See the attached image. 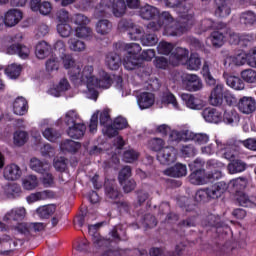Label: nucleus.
<instances>
[{
	"mask_svg": "<svg viewBox=\"0 0 256 256\" xmlns=\"http://www.w3.org/2000/svg\"><path fill=\"white\" fill-rule=\"evenodd\" d=\"M13 139L14 145H16V147H23V145H25L29 139V134L23 130H16Z\"/></svg>",
	"mask_w": 256,
	"mask_h": 256,
	"instance_id": "c03bdc74",
	"label": "nucleus"
},
{
	"mask_svg": "<svg viewBox=\"0 0 256 256\" xmlns=\"http://www.w3.org/2000/svg\"><path fill=\"white\" fill-rule=\"evenodd\" d=\"M191 172H205V161L202 158H196L188 164Z\"/></svg>",
	"mask_w": 256,
	"mask_h": 256,
	"instance_id": "4d7b16f0",
	"label": "nucleus"
},
{
	"mask_svg": "<svg viewBox=\"0 0 256 256\" xmlns=\"http://www.w3.org/2000/svg\"><path fill=\"white\" fill-rule=\"evenodd\" d=\"M189 129L182 130L181 132L177 130H170L169 141L170 143H179V141L187 142L189 141Z\"/></svg>",
	"mask_w": 256,
	"mask_h": 256,
	"instance_id": "f704fd0d",
	"label": "nucleus"
},
{
	"mask_svg": "<svg viewBox=\"0 0 256 256\" xmlns=\"http://www.w3.org/2000/svg\"><path fill=\"white\" fill-rule=\"evenodd\" d=\"M202 117L207 123H215L217 125L223 122V114L215 108H205L202 111Z\"/></svg>",
	"mask_w": 256,
	"mask_h": 256,
	"instance_id": "a211bd4d",
	"label": "nucleus"
},
{
	"mask_svg": "<svg viewBox=\"0 0 256 256\" xmlns=\"http://www.w3.org/2000/svg\"><path fill=\"white\" fill-rule=\"evenodd\" d=\"M241 77L246 83H256V71L251 68L243 70Z\"/></svg>",
	"mask_w": 256,
	"mask_h": 256,
	"instance_id": "e2e57ef3",
	"label": "nucleus"
},
{
	"mask_svg": "<svg viewBox=\"0 0 256 256\" xmlns=\"http://www.w3.org/2000/svg\"><path fill=\"white\" fill-rule=\"evenodd\" d=\"M30 169L41 175V173H47V171L51 169V164L46 161H41L37 158H31Z\"/></svg>",
	"mask_w": 256,
	"mask_h": 256,
	"instance_id": "7c9ffc66",
	"label": "nucleus"
},
{
	"mask_svg": "<svg viewBox=\"0 0 256 256\" xmlns=\"http://www.w3.org/2000/svg\"><path fill=\"white\" fill-rule=\"evenodd\" d=\"M226 83L228 87L235 89L236 91H241V89H245V84L241 80V78L236 76H228L226 78Z\"/></svg>",
	"mask_w": 256,
	"mask_h": 256,
	"instance_id": "49530a36",
	"label": "nucleus"
},
{
	"mask_svg": "<svg viewBox=\"0 0 256 256\" xmlns=\"http://www.w3.org/2000/svg\"><path fill=\"white\" fill-rule=\"evenodd\" d=\"M176 11L179 13V19H187L188 15L192 16V26L195 25V12H193V1L181 0Z\"/></svg>",
	"mask_w": 256,
	"mask_h": 256,
	"instance_id": "ddd939ff",
	"label": "nucleus"
},
{
	"mask_svg": "<svg viewBox=\"0 0 256 256\" xmlns=\"http://www.w3.org/2000/svg\"><path fill=\"white\" fill-rule=\"evenodd\" d=\"M124 50L127 51V55L124 57L123 65L127 71H133L137 67H141V45L137 43L124 44Z\"/></svg>",
	"mask_w": 256,
	"mask_h": 256,
	"instance_id": "423d86ee",
	"label": "nucleus"
},
{
	"mask_svg": "<svg viewBox=\"0 0 256 256\" xmlns=\"http://www.w3.org/2000/svg\"><path fill=\"white\" fill-rule=\"evenodd\" d=\"M157 21H152L147 24L148 31H152L153 33L159 31L162 27H165V25H169L170 23H173L175 19L171 15V13L164 11L159 12V15Z\"/></svg>",
	"mask_w": 256,
	"mask_h": 256,
	"instance_id": "9d476101",
	"label": "nucleus"
},
{
	"mask_svg": "<svg viewBox=\"0 0 256 256\" xmlns=\"http://www.w3.org/2000/svg\"><path fill=\"white\" fill-rule=\"evenodd\" d=\"M187 63L188 69L191 71H197L201 67V57L197 53H191L190 57L185 61Z\"/></svg>",
	"mask_w": 256,
	"mask_h": 256,
	"instance_id": "37998d69",
	"label": "nucleus"
},
{
	"mask_svg": "<svg viewBox=\"0 0 256 256\" xmlns=\"http://www.w3.org/2000/svg\"><path fill=\"white\" fill-rule=\"evenodd\" d=\"M142 224L145 229H153V227H157V218L152 214H145L142 218Z\"/></svg>",
	"mask_w": 256,
	"mask_h": 256,
	"instance_id": "69168bd1",
	"label": "nucleus"
},
{
	"mask_svg": "<svg viewBox=\"0 0 256 256\" xmlns=\"http://www.w3.org/2000/svg\"><path fill=\"white\" fill-rule=\"evenodd\" d=\"M94 68L91 65H87L81 71V67L77 66L72 68L69 72V79L72 83H82L87 85V87L95 83V74H93Z\"/></svg>",
	"mask_w": 256,
	"mask_h": 256,
	"instance_id": "39448f33",
	"label": "nucleus"
},
{
	"mask_svg": "<svg viewBox=\"0 0 256 256\" xmlns=\"http://www.w3.org/2000/svg\"><path fill=\"white\" fill-rule=\"evenodd\" d=\"M56 127L59 129H87V124L79 115L77 110H68L64 117H60L56 120Z\"/></svg>",
	"mask_w": 256,
	"mask_h": 256,
	"instance_id": "20e7f679",
	"label": "nucleus"
},
{
	"mask_svg": "<svg viewBox=\"0 0 256 256\" xmlns=\"http://www.w3.org/2000/svg\"><path fill=\"white\" fill-rule=\"evenodd\" d=\"M105 63L110 71H117L121 67V56L117 52H109L106 55Z\"/></svg>",
	"mask_w": 256,
	"mask_h": 256,
	"instance_id": "cd10ccee",
	"label": "nucleus"
},
{
	"mask_svg": "<svg viewBox=\"0 0 256 256\" xmlns=\"http://www.w3.org/2000/svg\"><path fill=\"white\" fill-rule=\"evenodd\" d=\"M15 115H25L29 111V102L23 96H18L13 102Z\"/></svg>",
	"mask_w": 256,
	"mask_h": 256,
	"instance_id": "a878e982",
	"label": "nucleus"
},
{
	"mask_svg": "<svg viewBox=\"0 0 256 256\" xmlns=\"http://www.w3.org/2000/svg\"><path fill=\"white\" fill-rule=\"evenodd\" d=\"M238 109L244 115H251L256 111V101L253 97L244 96L238 101Z\"/></svg>",
	"mask_w": 256,
	"mask_h": 256,
	"instance_id": "2eb2a0df",
	"label": "nucleus"
},
{
	"mask_svg": "<svg viewBox=\"0 0 256 256\" xmlns=\"http://www.w3.org/2000/svg\"><path fill=\"white\" fill-rule=\"evenodd\" d=\"M113 29V24L107 19L99 20L96 24V32L99 35H109Z\"/></svg>",
	"mask_w": 256,
	"mask_h": 256,
	"instance_id": "e433bc0d",
	"label": "nucleus"
},
{
	"mask_svg": "<svg viewBox=\"0 0 256 256\" xmlns=\"http://www.w3.org/2000/svg\"><path fill=\"white\" fill-rule=\"evenodd\" d=\"M21 175L23 172L16 164H10L4 168V179L7 181H17V179H21Z\"/></svg>",
	"mask_w": 256,
	"mask_h": 256,
	"instance_id": "5701e85b",
	"label": "nucleus"
},
{
	"mask_svg": "<svg viewBox=\"0 0 256 256\" xmlns=\"http://www.w3.org/2000/svg\"><path fill=\"white\" fill-rule=\"evenodd\" d=\"M188 141H194V143H197L198 145H205V143H209V135L188 130Z\"/></svg>",
	"mask_w": 256,
	"mask_h": 256,
	"instance_id": "4c0bfd02",
	"label": "nucleus"
},
{
	"mask_svg": "<svg viewBox=\"0 0 256 256\" xmlns=\"http://www.w3.org/2000/svg\"><path fill=\"white\" fill-rule=\"evenodd\" d=\"M160 165H173L177 161V150L173 146H166L156 155Z\"/></svg>",
	"mask_w": 256,
	"mask_h": 256,
	"instance_id": "9b49d317",
	"label": "nucleus"
},
{
	"mask_svg": "<svg viewBox=\"0 0 256 256\" xmlns=\"http://www.w3.org/2000/svg\"><path fill=\"white\" fill-rule=\"evenodd\" d=\"M149 148L151 151H155L156 153H160V151H163L165 149V141L161 138H152L149 143Z\"/></svg>",
	"mask_w": 256,
	"mask_h": 256,
	"instance_id": "603ef678",
	"label": "nucleus"
},
{
	"mask_svg": "<svg viewBox=\"0 0 256 256\" xmlns=\"http://www.w3.org/2000/svg\"><path fill=\"white\" fill-rule=\"evenodd\" d=\"M228 173L230 175H236L237 173H243V171L247 170V163L242 160L235 159L230 161L227 165Z\"/></svg>",
	"mask_w": 256,
	"mask_h": 256,
	"instance_id": "473e14b6",
	"label": "nucleus"
},
{
	"mask_svg": "<svg viewBox=\"0 0 256 256\" xmlns=\"http://www.w3.org/2000/svg\"><path fill=\"white\" fill-rule=\"evenodd\" d=\"M209 101L214 107L223 104V86L217 85L210 94Z\"/></svg>",
	"mask_w": 256,
	"mask_h": 256,
	"instance_id": "72a5a7b5",
	"label": "nucleus"
},
{
	"mask_svg": "<svg viewBox=\"0 0 256 256\" xmlns=\"http://www.w3.org/2000/svg\"><path fill=\"white\" fill-rule=\"evenodd\" d=\"M164 175L175 177L177 179L187 176V165L176 163L174 166L164 170Z\"/></svg>",
	"mask_w": 256,
	"mask_h": 256,
	"instance_id": "412c9836",
	"label": "nucleus"
},
{
	"mask_svg": "<svg viewBox=\"0 0 256 256\" xmlns=\"http://www.w3.org/2000/svg\"><path fill=\"white\" fill-rule=\"evenodd\" d=\"M100 123V127H104V129H113V120L111 119V114L109 110L104 109L102 112H95L91 118L89 123V129H97Z\"/></svg>",
	"mask_w": 256,
	"mask_h": 256,
	"instance_id": "6e6552de",
	"label": "nucleus"
},
{
	"mask_svg": "<svg viewBox=\"0 0 256 256\" xmlns=\"http://www.w3.org/2000/svg\"><path fill=\"white\" fill-rule=\"evenodd\" d=\"M224 184L225 182H218L211 187L198 190L195 194V201L197 203H205L209 199H219L225 191V188H223Z\"/></svg>",
	"mask_w": 256,
	"mask_h": 256,
	"instance_id": "0eeeda50",
	"label": "nucleus"
},
{
	"mask_svg": "<svg viewBox=\"0 0 256 256\" xmlns=\"http://www.w3.org/2000/svg\"><path fill=\"white\" fill-rule=\"evenodd\" d=\"M112 129H127L129 127V122L125 117L118 116L112 120Z\"/></svg>",
	"mask_w": 256,
	"mask_h": 256,
	"instance_id": "774afa93",
	"label": "nucleus"
},
{
	"mask_svg": "<svg viewBox=\"0 0 256 256\" xmlns=\"http://www.w3.org/2000/svg\"><path fill=\"white\" fill-rule=\"evenodd\" d=\"M21 65L11 64L5 69V73L10 79H17L21 75Z\"/></svg>",
	"mask_w": 256,
	"mask_h": 256,
	"instance_id": "13d9d810",
	"label": "nucleus"
},
{
	"mask_svg": "<svg viewBox=\"0 0 256 256\" xmlns=\"http://www.w3.org/2000/svg\"><path fill=\"white\" fill-rule=\"evenodd\" d=\"M49 195H51V191L44 190L42 192L32 193L26 197L27 203H37V201H45V199H49Z\"/></svg>",
	"mask_w": 256,
	"mask_h": 256,
	"instance_id": "79ce46f5",
	"label": "nucleus"
},
{
	"mask_svg": "<svg viewBox=\"0 0 256 256\" xmlns=\"http://www.w3.org/2000/svg\"><path fill=\"white\" fill-rule=\"evenodd\" d=\"M162 103L166 105H172L174 109H179V103L177 102V98L171 92H165L163 94Z\"/></svg>",
	"mask_w": 256,
	"mask_h": 256,
	"instance_id": "680f3d73",
	"label": "nucleus"
},
{
	"mask_svg": "<svg viewBox=\"0 0 256 256\" xmlns=\"http://www.w3.org/2000/svg\"><path fill=\"white\" fill-rule=\"evenodd\" d=\"M155 104V95L151 92H143L138 96V105L140 109H149Z\"/></svg>",
	"mask_w": 256,
	"mask_h": 256,
	"instance_id": "c85d7f7f",
	"label": "nucleus"
},
{
	"mask_svg": "<svg viewBox=\"0 0 256 256\" xmlns=\"http://www.w3.org/2000/svg\"><path fill=\"white\" fill-rule=\"evenodd\" d=\"M159 15V9L152 5L146 4L145 6L140 7L139 16L141 19L146 21H151Z\"/></svg>",
	"mask_w": 256,
	"mask_h": 256,
	"instance_id": "393cba45",
	"label": "nucleus"
},
{
	"mask_svg": "<svg viewBox=\"0 0 256 256\" xmlns=\"http://www.w3.org/2000/svg\"><path fill=\"white\" fill-rule=\"evenodd\" d=\"M131 166H124L118 174V181L120 185H123L124 182L129 181V177H131Z\"/></svg>",
	"mask_w": 256,
	"mask_h": 256,
	"instance_id": "338daca9",
	"label": "nucleus"
},
{
	"mask_svg": "<svg viewBox=\"0 0 256 256\" xmlns=\"http://www.w3.org/2000/svg\"><path fill=\"white\" fill-rule=\"evenodd\" d=\"M240 22L243 25H255L256 23V14L253 11H246L240 15Z\"/></svg>",
	"mask_w": 256,
	"mask_h": 256,
	"instance_id": "864d4df0",
	"label": "nucleus"
},
{
	"mask_svg": "<svg viewBox=\"0 0 256 256\" xmlns=\"http://www.w3.org/2000/svg\"><path fill=\"white\" fill-rule=\"evenodd\" d=\"M181 97L188 109H194L196 111L203 109V100L199 97H195L193 94H182Z\"/></svg>",
	"mask_w": 256,
	"mask_h": 256,
	"instance_id": "4be33fe9",
	"label": "nucleus"
},
{
	"mask_svg": "<svg viewBox=\"0 0 256 256\" xmlns=\"http://www.w3.org/2000/svg\"><path fill=\"white\" fill-rule=\"evenodd\" d=\"M189 182L192 185H207L205 172H191Z\"/></svg>",
	"mask_w": 256,
	"mask_h": 256,
	"instance_id": "a18cd8bd",
	"label": "nucleus"
},
{
	"mask_svg": "<svg viewBox=\"0 0 256 256\" xmlns=\"http://www.w3.org/2000/svg\"><path fill=\"white\" fill-rule=\"evenodd\" d=\"M247 185H249V180H247V178L238 177L229 181L227 189L232 193H239V191L247 189Z\"/></svg>",
	"mask_w": 256,
	"mask_h": 256,
	"instance_id": "b1692460",
	"label": "nucleus"
},
{
	"mask_svg": "<svg viewBox=\"0 0 256 256\" xmlns=\"http://www.w3.org/2000/svg\"><path fill=\"white\" fill-rule=\"evenodd\" d=\"M197 219H199V216H196V215L189 216L187 219L180 221L177 227L178 229H181V230L185 229V227H196Z\"/></svg>",
	"mask_w": 256,
	"mask_h": 256,
	"instance_id": "052dcab7",
	"label": "nucleus"
},
{
	"mask_svg": "<svg viewBox=\"0 0 256 256\" xmlns=\"http://www.w3.org/2000/svg\"><path fill=\"white\" fill-rule=\"evenodd\" d=\"M23 19V12L18 9H10L4 15V25L6 27H15Z\"/></svg>",
	"mask_w": 256,
	"mask_h": 256,
	"instance_id": "f3484780",
	"label": "nucleus"
},
{
	"mask_svg": "<svg viewBox=\"0 0 256 256\" xmlns=\"http://www.w3.org/2000/svg\"><path fill=\"white\" fill-rule=\"evenodd\" d=\"M191 27H193V16L188 15L187 18H178L176 21L166 24L163 35L166 37H181Z\"/></svg>",
	"mask_w": 256,
	"mask_h": 256,
	"instance_id": "7ed1b4c3",
	"label": "nucleus"
},
{
	"mask_svg": "<svg viewBox=\"0 0 256 256\" xmlns=\"http://www.w3.org/2000/svg\"><path fill=\"white\" fill-rule=\"evenodd\" d=\"M104 191L106 199H119V190H117V186H115L113 183H105Z\"/></svg>",
	"mask_w": 256,
	"mask_h": 256,
	"instance_id": "8fccbe9b",
	"label": "nucleus"
},
{
	"mask_svg": "<svg viewBox=\"0 0 256 256\" xmlns=\"http://www.w3.org/2000/svg\"><path fill=\"white\" fill-rule=\"evenodd\" d=\"M247 63L249 67L256 68V47L251 48L246 54L245 58L242 57V61H240V65H243L244 63Z\"/></svg>",
	"mask_w": 256,
	"mask_h": 256,
	"instance_id": "de8ad7c7",
	"label": "nucleus"
},
{
	"mask_svg": "<svg viewBox=\"0 0 256 256\" xmlns=\"http://www.w3.org/2000/svg\"><path fill=\"white\" fill-rule=\"evenodd\" d=\"M236 202L240 207H255L256 206V198L255 196H249L245 192H238L236 194Z\"/></svg>",
	"mask_w": 256,
	"mask_h": 256,
	"instance_id": "c756f323",
	"label": "nucleus"
},
{
	"mask_svg": "<svg viewBox=\"0 0 256 256\" xmlns=\"http://www.w3.org/2000/svg\"><path fill=\"white\" fill-rule=\"evenodd\" d=\"M39 185V180L35 175H28L22 179V187L26 191H33V189H37Z\"/></svg>",
	"mask_w": 256,
	"mask_h": 256,
	"instance_id": "58836bf2",
	"label": "nucleus"
},
{
	"mask_svg": "<svg viewBox=\"0 0 256 256\" xmlns=\"http://www.w3.org/2000/svg\"><path fill=\"white\" fill-rule=\"evenodd\" d=\"M112 11L114 17L125 15V2L121 0H101L100 5L94 10L95 17H108Z\"/></svg>",
	"mask_w": 256,
	"mask_h": 256,
	"instance_id": "f03ea898",
	"label": "nucleus"
},
{
	"mask_svg": "<svg viewBox=\"0 0 256 256\" xmlns=\"http://www.w3.org/2000/svg\"><path fill=\"white\" fill-rule=\"evenodd\" d=\"M7 53L9 55H18L20 59H29V55L31 53V50L29 47L17 43V44H12L7 48Z\"/></svg>",
	"mask_w": 256,
	"mask_h": 256,
	"instance_id": "6ab92c4d",
	"label": "nucleus"
},
{
	"mask_svg": "<svg viewBox=\"0 0 256 256\" xmlns=\"http://www.w3.org/2000/svg\"><path fill=\"white\" fill-rule=\"evenodd\" d=\"M137 159H139V152L134 149L126 150L122 155V161H124V163H135Z\"/></svg>",
	"mask_w": 256,
	"mask_h": 256,
	"instance_id": "5fc2aeb1",
	"label": "nucleus"
},
{
	"mask_svg": "<svg viewBox=\"0 0 256 256\" xmlns=\"http://www.w3.org/2000/svg\"><path fill=\"white\" fill-rule=\"evenodd\" d=\"M219 162L215 159H210L206 162V169L208 172H205L206 185L207 183H215L223 177V173L220 170H217Z\"/></svg>",
	"mask_w": 256,
	"mask_h": 256,
	"instance_id": "f8f14e48",
	"label": "nucleus"
},
{
	"mask_svg": "<svg viewBox=\"0 0 256 256\" xmlns=\"http://www.w3.org/2000/svg\"><path fill=\"white\" fill-rule=\"evenodd\" d=\"M51 53H53V49L47 42L41 41L36 45L35 55L37 59H46Z\"/></svg>",
	"mask_w": 256,
	"mask_h": 256,
	"instance_id": "2f4dec72",
	"label": "nucleus"
},
{
	"mask_svg": "<svg viewBox=\"0 0 256 256\" xmlns=\"http://www.w3.org/2000/svg\"><path fill=\"white\" fill-rule=\"evenodd\" d=\"M184 85L186 91L190 92L201 91V89H203L201 78L195 74H187L184 80Z\"/></svg>",
	"mask_w": 256,
	"mask_h": 256,
	"instance_id": "dca6fc26",
	"label": "nucleus"
},
{
	"mask_svg": "<svg viewBox=\"0 0 256 256\" xmlns=\"http://www.w3.org/2000/svg\"><path fill=\"white\" fill-rule=\"evenodd\" d=\"M36 213L41 219H49L55 213V207L51 205L41 206L36 209Z\"/></svg>",
	"mask_w": 256,
	"mask_h": 256,
	"instance_id": "09e8293b",
	"label": "nucleus"
},
{
	"mask_svg": "<svg viewBox=\"0 0 256 256\" xmlns=\"http://www.w3.org/2000/svg\"><path fill=\"white\" fill-rule=\"evenodd\" d=\"M209 39L213 47L219 48L223 47V40L225 39V36L219 31H214L211 33Z\"/></svg>",
	"mask_w": 256,
	"mask_h": 256,
	"instance_id": "6e6d98bb",
	"label": "nucleus"
},
{
	"mask_svg": "<svg viewBox=\"0 0 256 256\" xmlns=\"http://www.w3.org/2000/svg\"><path fill=\"white\" fill-rule=\"evenodd\" d=\"M26 210L24 207L13 208L5 214L3 221H23L25 219Z\"/></svg>",
	"mask_w": 256,
	"mask_h": 256,
	"instance_id": "bb28decb",
	"label": "nucleus"
},
{
	"mask_svg": "<svg viewBox=\"0 0 256 256\" xmlns=\"http://www.w3.org/2000/svg\"><path fill=\"white\" fill-rule=\"evenodd\" d=\"M129 38L133 41H141L142 45L145 47H153L159 43V38L155 34H145L143 35V31L141 28H131L128 32Z\"/></svg>",
	"mask_w": 256,
	"mask_h": 256,
	"instance_id": "1a4fd4ad",
	"label": "nucleus"
},
{
	"mask_svg": "<svg viewBox=\"0 0 256 256\" xmlns=\"http://www.w3.org/2000/svg\"><path fill=\"white\" fill-rule=\"evenodd\" d=\"M42 134L43 137H45V139L51 143H55V141L61 137V132H59L57 129H45Z\"/></svg>",
	"mask_w": 256,
	"mask_h": 256,
	"instance_id": "bf43d9fd",
	"label": "nucleus"
},
{
	"mask_svg": "<svg viewBox=\"0 0 256 256\" xmlns=\"http://www.w3.org/2000/svg\"><path fill=\"white\" fill-rule=\"evenodd\" d=\"M173 49H175V45L167 41H161L157 46V50L160 55H171V53H173Z\"/></svg>",
	"mask_w": 256,
	"mask_h": 256,
	"instance_id": "3c124183",
	"label": "nucleus"
},
{
	"mask_svg": "<svg viewBox=\"0 0 256 256\" xmlns=\"http://www.w3.org/2000/svg\"><path fill=\"white\" fill-rule=\"evenodd\" d=\"M95 81L96 82L91 85H94V87H100V89H109V87H111V83H113L111 75L107 72H103L101 78H95Z\"/></svg>",
	"mask_w": 256,
	"mask_h": 256,
	"instance_id": "c9c22d12",
	"label": "nucleus"
},
{
	"mask_svg": "<svg viewBox=\"0 0 256 256\" xmlns=\"http://www.w3.org/2000/svg\"><path fill=\"white\" fill-rule=\"evenodd\" d=\"M187 59H189V50L185 48L177 47L170 54V61L172 65H180V63H185Z\"/></svg>",
	"mask_w": 256,
	"mask_h": 256,
	"instance_id": "aec40b11",
	"label": "nucleus"
},
{
	"mask_svg": "<svg viewBox=\"0 0 256 256\" xmlns=\"http://www.w3.org/2000/svg\"><path fill=\"white\" fill-rule=\"evenodd\" d=\"M202 227H211L213 231L218 233V237H221V231H224L223 222H221V217L215 214H209L206 219L202 220Z\"/></svg>",
	"mask_w": 256,
	"mask_h": 256,
	"instance_id": "4468645a",
	"label": "nucleus"
},
{
	"mask_svg": "<svg viewBox=\"0 0 256 256\" xmlns=\"http://www.w3.org/2000/svg\"><path fill=\"white\" fill-rule=\"evenodd\" d=\"M53 166L59 173H65L67 171V158L59 157L55 158L53 162Z\"/></svg>",
	"mask_w": 256,
	"mask_h": 256,
	"instance_id": "0e129e2a",
	"label": "nucleus"
},
{
	"mask_svg": "<svg viewBox=\"0 0 256 256\" xmlns=\"http://www.w3.org/2000/svg\"><path fill=\"white\" fill-rule=\"evenodd\" d=\"M60 149L62 151H67L68 153H77V151L81 149V143L67 139L61 143Z\"/></svg>",
	"mask_w": 256,
	"mask_h": 256,
	"instance_id": "a19ab883",
	"label": "nucleus"
},
{
	"mask_svg": "<svg viewBox=\"0 0 256 256\" xmlns=\"http://www.w3.org/2000/svg\"><path fill=\"white\" fill-rule=\"evenodd\" d=\"M107 225V221H101L96 224L88 225V233L92 237V241L96 249H102L104 251L101 256H121V253L117 248L113 247V240L111 238H103L97 231Z\"/></svg>",
	"mask_w": 256,
	"mask_h": 256,
	"instance_id": "f257e3e1",
	"label": "nucleus"
},
{
	"mask_svg": "<svg viewBox=\"0 0 256 256\" xmlns=\"http://www.w3.org/2000/svg\"><path fill=\"white\" fill-rule=\"evenodd\" d=\"M226 39L230 45H239L243 41H251V36H241L239 34L229 31L226 33Z\"/></svg>",
	"mask_w": 256,
	"mask_h": 256,
	"instance_id": "ea45409f",
	"label": "nucleus"
}]
</instances>
